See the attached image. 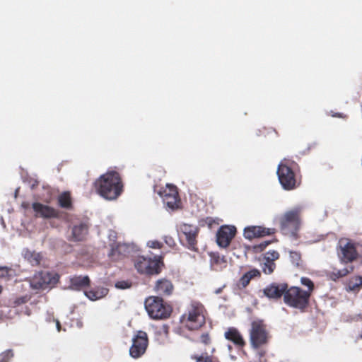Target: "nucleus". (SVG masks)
Instances as JSON below:
<instances>
[{
    "label": "nucleus",
    "instance_id": "nucleus-1",
    "mask_svg": "<svg viewBox=\"0 0 362 362\" xmlns=\"http://www.w3.org/2000/svg\"><path fill=\"white\" fill-rule=\"evenodd\" d=\"M94 186L97 193L108 200L116 199L123 192L124 185L119 173L112 170L100 175Z\"/></svg>",
    "mask_w": 362,
    "mask_h": 362
},
{
    "label": "nucleus",
    "instance_id": "nucleus-2",
    "mask_svg": "<svg viewBox=\"0 0 362 362\" xmlns=\"http://www.w3.org/2000/svg\"><path fill=\"white\" fill-rule=\"evenodd\" d=\"M298 165L289 159L284 158L280 162L277 169V175L280 184L286 190H293L300 185L296 171Z\"/></svg>",
    "mask_w": 362,
    "mask_h": 362
},
{
    "label": "nucleus",
    "instance_id": "nucleus-3",
    "mask_svg": "<svg viewBox=\"0 0 362 362\" xmlns=\"http://www.w3.org/2000/svg\"><path fill=\"white\" fill-rule=\"evenodd\" d=\"M181 323L189 330H197L205 324V309L199 302H192L180 317Z\"/></svg>",
    "mask_w": 362,
    "mask_h": 362
},
{
    "label": "nucleus",
    "instance_id": "nucleus-4",
    "mask_svg": "<svg viewBox=\"0 0 362 362\" xmlns=\"http://www.w3.org/2000/svg\"><path fill=\"white\" fill-rule=\"evenodd\" d=\"M301 209L296 207L286 211L278 218L280 230L284 235L296 237L300 226Z\"/></svg>",
    "mask_w": 362,
    "mask_h": 362
},
{
    "label": "nucleus",
    "instance_id": "nucleus-5",
    "mask_svg": "<svg viewBox=\"0 0 362 362\" xmlns=\"http://www.w3.org/2000/svg\"><path fill=\"white\" fill-rule=\"evenodd\" d=\"M310 296L298 286L287 287L284 301L291 308L304 311L309 305Z\"/></svg>",
    "mask_w": 362,
    "mask_h": 362
},
{
    "label": "nucleus",
    "instance_id": "nucleus-6",
    "mask_svg": "<svg viewBox=\"0 0 362 362\" xmlns=\"http://www.w3.org/2000/svg\"><path fill=\"white\" fill-rule=\"evenodd\" d=\"M145 308L148 315L155 320L166 319L170 317L172 312L171 307L158 296L147 298L145 300Z\"/></svg>",
    "mask_w": 362,
    "mask_h": 362
},
{
    "label": "nucleus",
    "instance_id": "nucleus-7",
    "mask_svg": "<svg viewBox=\"0 0 362 362\" xmlns=\"http://www.w3.org/2000/svg\"><path fill=\"white\" fill-rule=\"evenodd\" d=\"M249 335L251 346L255 349L266 345L270 338L267 325L262 320H255L251 322Z\"/></svg>",
    "mask_w": 362,
    "mask_h": 362
},
{
    "label": "nucleus",
    "instance_id": "nucleus-8",
    "mask_svg": "<svg viewBox=\"0 0 362 362\" xmlns=\"http://www.w3.org/2000/svg\"><path fill=\"white\" fill-rule=\"evenodd\" d=\"M134 267L139 274L148 276L158 274L161 271L159 260L144 256L138 257L134 260Z\"/></svg>",
    "mask_w": 362,
    "mask_h": 362
},
{
    "label": "nucleus",
    "instance_id": "nucleus-9",
    "mask_svg": "<svg viewBox=\"0 0 362 362\" xmlns=\"http://www.w3.org/2000/svg\"><path fill=\"white\" fill-rule=\"evenodd\" d=\"M148 344V336L144 331H137L132 339V345L129 349V354L132 358L141 357L145 352Z\"/></svg>",
    "mask_w": 362,
    "mask_h": 362
},
{
    "label": "nucleus",
    "instance_id": "nucleus-10",
    "mask_svg": "<svg viewBox=\"0 0 362 362\" xmlns=\"http://www.w3.org/2000/svg\"><path fill=\"white\" fill-rule=\"evenodd\" d=\"M159 194L168 208L175 209L179 207L180 199L176 186L167 184L165 187L159 192Z\"/></svg>",
    "mask_w": 362,
    "mask_h": 362
},
{
    "label": "nucleus",
    "instance_id": "nucleus-11",
    "mask_svg": "<svg viewBox=\"0 0 362 362\" xmlns=\"http://www.w3.org/2000/svg\"><path fill=\"white\" fill-rule=\"evenodd\" d=\"M71 233L69 240L73 242L83 241L86 239L89 230V223L87 220L77 219L71 223Z\"/></svg>",
    "mask_w": 362,
    "mask_h": 362
},
{
    "label": "nucleus",
    "instance_id": "nucleus-12",
    "mask_svg": "<svg viewBox=\"0 0 362 362\" xmlns=\"http://www.w3.org/2000/svg\"><path fill=\"white\" fill-rule=\"evenodd\" d=\"M180 230L185 235L187 247L192 251H197V238L199 232V228L196 226L183 223L180 226Z\"/></svg>",
    "mask_w": 362,
    "mask_h": 362
},
{
    "label": "nucleus",
    "instance_id": "nucleus-13",
    "mask_svg": "<svg viewBox=\"0 0 362 362\" xmlns=\"http://www.w3.org/2000/svg\"><path fill=\"white\" fill-rule=\"evenodd\" d=\"M237 233L236 228L233 226H222L216 233V243L218 246L227 247Z\"/></svg>",
    "mask_w": 362,
    "mask_h": 362
},
{
    "label": "nucleus",
    "instance_id": "nucleus-14",
    "mask_svg": "<svg viewBox=\"0 0 362 362\" xmlns=\"http://www.w3.org/2000/svg\"><path fill=\"white\" fill-rule=\"evenodd\" d=\"M35 212V216L43 218H60V211L48 205L40 202H34L32 205Z\"/></svg>",
    "mask_w": 362,
    "mask_h": 362
},
{
    "label": "nucleus",
    "instance_id": "nucleus-15",
    "mask_svg": "<svg viewBox=\"0 0 362 362\" xmlns=\"http://www.w3.org/2000/svg\"><path fill=\"white\" fill-rule=\"evenodd\" d=\"M275 233V228H265L260 226H250L245 228L243 235L246 239L252 240L256 238L271 235Z\"/></svg>",
    "mask_w": 362,
    "mask_h": 362
},
{
    "label": "nucleus",
    "instance_id": "nucleus-16",
    "mask_svg": "<svg viewBox=\"0 0 362 362\" xmlns=\"http://www.w3.org/2000/svg\"><path fill=\"white\" fill-rule=\"evenodd\" d=\"M286 283L273 282L263 289L264 295L269 299L277 300L285 296L287 291Z\"/></svg>",
    "mask_w": 362,
    "mask_h": 362
},
{
    "label": "nucleus",
    "instance_id": "nucleus-17",
    "mask_svg": "<svg viewBox=\"0 0 362 362\" xmlns=\"http://www.w3.org/2000/svg\"><path fill=\"white\" fill-rule=\"evenodd\" d=\"M339 257L341 262L345 264L353 262L358 257L356 244L349 241L344 245L340 247Z\"/></svg>",
    "mask_w": 362,
    "mask_h": 362
},
{
    "label": "nucleus",
    "instance_id": "nucleus-18",
    "mask_svg": "<svg viewBox=\"0 0 362 362\" xmlns=\"http://www.w3.org/2000/svg\"><path fill=\"white\" fill-rule=\"evenodd\" d=\"M224 337L227 340L231 341L237 349H242L246 345V341L243 335L235 327L228 328L224 333Z\"/></svg>",
    "mask_w": 362,
    "mask_h": 362
},
{
    "label": "nucleus",
    "instance_id": "nucleus-19",
    "mask_svg": "<svg viewBox=\"0 0 362 362\" xmlns=\"http://www.w3.org/2000/svg\"><path fill=\"white\" fill-rule=\"evenodd\" d=\"M261 276V272L257 269H252L247 272L245 273L238 281L236 285L239 289L245 288L249 284L252 279L259 278Z\"/></svg>",
    "mask_w": 362,
    "mask_h": 362
},
{
    "label": "nucleus",
    "instance_id": "nucleus-20",
    "mask_svg": "<svg viewBox=\"0 0 362 362\" xmlns=\"http://www.w3.org/2000/svg\"><path fill=\"white\" fill-rule=\"evenodd\" d=\"M210 266L214 271H221L227 267V260L225 256H221L218 252H210Z\"/></svg>",
    "mask_w": 362,
    "mask_h": 362
},
{
    "label": "nucleus",
    "instance_id": "nucleus-21",
    "mask_svg": "<svg viewBox=\"0 0 362 362\" xmlns=\"http://www.w3.org/2000/svg\"><path fill=\"white\" fill-rule=\"evenodd\" d=\"M172 282L166 279H162L157 281L155 286V291L160 296H170L173 291Z\"/></svg>",
    "mask_w": 362,
    "mask_h": 362
},
{
    "label": "nucleus",
    "instance_id": "nucleus-22",
    "mask_svg": "<svg viewBox=\"0 0 362 362\" xmlns=\"http://www.w3.org/2000/svg\"><path fill=\"white\" fill-rule=\"evenodd\" d=\"M127 250L128 247L125 244L112 243L108 255L113 260L117 261L126 255Z\"/></svg>",
    "mask_w": 362,
    "mask_h": 362
},
{
    "label": "nucleus",
    "instance_id": "nucleus-23",
    "mask_svg": "<svg viewBox=\"0 0 362 362\" xmlns=\"http://www.w3.org/2000/svg\"><path fill=\"white\" fill-rule=\"evenodd\" d=\"M70 284L72 288L79 291L89 286L90 280L88 276H75L71 279Z\"/></svg>",
    "mask_w": 362,
    "mask_h": 362
},
{
    "label": "nucleus",
    "instance_id": "nucleus-24",
    "mask_svg": "<svg viewBox=\"0 0 362 362\" xmlns=\"http://www.w3.org/2000/svg\"><path fill=\"white\" fill-rule=\"evenodd\" d=\"M35 286L39 288H45L48 285L54 282L51 274L43 272H40L37 276H35Z\"/></svg>",
    "mask_w": 362,
    "mask_h": 362
},
{
    "label": "nucleus",
    "instance_id": "nucleus-25",
    "mask_svg": "<svg viewBox=\"0 0 362 362\" xmlns=\"http://www.w3.org/2000/svg\"><path fill=\"white\" fill-rule=\"evenodd\" d=\"M57 203L61 208L71 210L73 209V202L70 192L65 191L61 193L57 197Z\"/></svg>",
    "mask_w": 362,
    "mask_h": 362
},
{
    "label": "nucleus",
    "instance_id": "nucleus-26",
    "mask_svg": "<svg viewBox=\"0 0 362 362\" xmlns=\"http://www.w3.org/2000/svg\"><path fill=\"white\" fill-rule=\"evenodd\" d=\"M108 293V289L105 288H96L86 291L84 292L86 296L91 300H97L105 296Z\"/></svg>",
    "mask_w": 362,
    "mask_h": 362
},
{
    "label": "nucleus",
    "instance_id": "nucleus-27",
    "mask_svg": "<svg viewBox=\"0 0 362 362\" xmlns=\"http://www.w3.org/2000/svg\"><path fill=\"white\" fill-rule=\"evenodd\" d=\"M25 259L29 262L33 266L40 265L42 256L40 252L26 250L24 252Z\"/></svg>",
    "mask_w": 362,
    "mask_h": 362
},
{
    "label": "nucleus",
    "instance_id": "nucleus-28",
    "mask_svg": "<svg viewBox=\"0 0 362 362\" xmlns=\"http://www.w3.org/2000/svg\"><path fill=\"white\" fill-rule=\"evenodd\" d=\"M362 288V276H355L351 278L346 284V290L349 291H359Z\"/></svg>",
    "mask_w": 362,
    "mask_h": 362
},
{
    "label": "nucleus",
    "instance_id": "nucleus-29",
    "mask_svg": "<svg viewBox=\"0 0 362 362\" xmlns=\"http://www.w3.org/2000/svg\"><path fill=\"white\" fill-rule=\"evenodd\" d=\"M353 270H354V267H351L350 270H349L346 268H344V269H340V270H334V271L328 272L327 276L329 279H331L332 281H337L340 278L346 276L349 273L353 272Z\"/></svg>",
    "mask_w": 362,
    "mask_h": 362
},
{
    "label": "nucleus",
    "instance_id": "nucleus-30",
    "mask_svg": "<svg viewBox=\"0 0 362 362\" xmlns=\"http://www.w3.org/2000/svg\"><path fill=\"white\" fill-rule=\"evenodd\" d=\"M290 259L292 264L298 267L303 268L304 267L303 261L302 260L301 254L296 251L290 252Z\"/></svg>",
    "mask_w": 362,
    "mask_h": 362
},
{
    "label": "nucleus",
    "instance_id": "nucleus-31",
    "mask_svg": "<svg viewBox=\"0 0 362 362\" xmlns=\"http://www.w3.org/2000/svg\"><path fill=\"white\" fill-rule=\"evenodd\" d=\"M300 283L308 288L307 290L305 291L311 296L313 292L315 290V285L313 281L308 277H301Z\"/></svg>",
    "mask_w": 362,
    "mask_h": 362
},
{
    "label": "nucleus",
    "instance_id": "nucleus-32",
    "mask_svg": "<svg viewBox=\"0 0 362 362\" xmlns=\"http://www.w3.org/2000/svg\"><path fill=\"white\" fill-rule=\"evenodd\" d=\"M279 253L277 251L269 250L264 254V259L265 261L274 262L275 260L279 258Z\"/></svg>",
    "mask_w": 362,
    "mask_h": 362
},
{
    "label": "nucleus",
    "instance_id": "nucleus-33",
    "mask_svg": "<svg viewBox=\"0 0 362 362\" xmlns=\"http://www.w3.org/2000/svg\"><path fill=\"white\" fill-rule=\"evenodd\" d=\"M276 268V264L274 262L265 261L264 266L262 267V271L265 274H271L273 273Z\"/></svg>",
    "mask_w": 362,
    "mask_h": 362
},
{
    "label": "nucleus",
    "instance_id": "nucleus-34",
    "mask_svg": "<svg viewBox=\"0 0 362 362\" xmlns=\"http://www.w3.org/2000/svg\"><path fill=\"white\" fill-rule=\"evenodd\" d=\"M196 362H214V357L209 356L207 353H202L200 356H195L193 357Z\"/></svg>",
    "mask_w": 362,
    "mask_h": 362
},
{
    "label": "nucleus",
    "instance_id": "nucleus-35",
    "mask_svg": "<svg viewBox=\"0 0 362 362\" xmlns=\"http://www.w3.org/2000/svg\"><path fill=\"white\" fill-rule=\"evenodd\" d=\"M30 300V296L28 295H25L23 296L17 297L13 302V305L14 307L19 306L21 305L25 304L28 303Z\"/></svg>",
    "mask_w": 362,
    "mask_h": 362
},
{
    "label": "nucleus",
    "instance_id": "nucleus-36",
    "mask_svg": "<svg viewBox=\"0 0 362 362\" xmlns=\"http://www.w3.org/2000/svg\"><path fill=\"white\" fill-rule=\"evenodd\" d=\"M272 241H263L262 243L255 245L252 247V250L255 253L261 252L265 250V248L271 244Z\"/></svg>",
    "mask_w": 362,
    "mask_h": 362
},
{
    "label": "nucleus",
    "instance_id": "nucleus-37",
    "mask_svg": "<svg viewBox=\"0 0 362 362\" xmlns=\"http://www.w3.org/2000/svg\"><path fill=\"white\" fill-rule=\"evenodd\" d=\"M13 356L12 350H6L1 355L0 362H8L9 360Z\"/></svg>",
    "mask_w": 362,
    "mask_h": 362
},
{
    "label": "nucleus",
    "instance_id": "nucleus-38",
    "mask_svg": "<svg viewBox=\"0 0 362 362\" xmlns=\"http://www.w3.org/2000/svg\"><path fill=\"white\" fill-rule=\"evenodd\" d=\"M200 341L206 346H209L211 343V337L208 333H204L201 335Z\"/></svg>",
    "mask_w": 362,
    "mask_h": 362
},
{
    "label": "nucleus",
    "instance_id": "nucleus-39",
    "mask_svg": "<svg viewBox=\"0 0 362 362\" xmlns=\"http://www.w3.org/2000/svg\"><path fill=\"white\" fill-rule=\"evenodd\" d=\"M147 245L149 247L155 248V249H160L163 246V244L158 240L148 241Z\"/></svg>",
    "mask_w": 362,
    "mask_h": 362
},
{
    "label": "nucleus",
    "instance_id": "nucleus-40",
    "mask_svg": "<svg viewBox=\"0 0 362 362\" xmlns=\"http://www.w3.org/2000/svg\"><path fill=\"white\" fill-rule=\"evenodd\" d=\"M130 286H131V284L129 282L125 281H117L115 284V286L117 288H121V289H125V288H129Z\"/></svg>",
    "mask_w": 362,
    "mask_h": 362
},
{
    "label": "nucleus",
    "instance_id": "nucleus-41",
    "mask_svg": "<svg viewBox=\"0 0 362 362\" xmlns=\"http://www.w3.org/2000/svg\"><path fill=\"white\" fill-rule=\"evenodd\" d=\"M328 115L332 116V117H338V118H342V119H346L347 117V115L344 113L334 112L332 110L330 111Z\"/></svg>",
    "mask_w": 362,
    "mask_h": 362
},
{
    "label": "nucleus",
    "instance_id": "nucleus-42",
    "mask_svg": "<svg viewBox=\"0 0 362 362\" xmlns=\"http://www.w3.org/2000/svg\"><path fill=\"white\" fill-rule=\"evenodd\" d=\"M8 271L5 267H0V279L8 276Z\"/></svg>",
    "mask_w": 362,
    "mask_h": 362
},
{
    "label": "nucleus",
    "instance_id": "nucleus-43",
    "mask_svg": "<svg viewBox=\"0 0 362 362\" xmlns=\"http://www.w3.org/2000/svg\"><path fill=\"white\" fill-rule=\"evenodd\" d=\"M266 130H269V132H271V133H274V135H275L276 136H279L278 132L276 131V129H273V128H269V129H267V128H266V127H263V128H262V130H260V132H261L262 134H264V132H265Z\"/></svg>",
    "mask_w": 362,
    "mask_h": 362
},
{
    "label": "nucleus",
    "instance_id": "nucleus-44",
    "mask_svg": "<svg viewBox=\"0 0 362 362\" xmlns=\"http://www.w3.org/2000/svg\"><path fill=\"white\" fill-rule=\"evenodd\" d=\"M21 206L24 209H28L29 207V203L28 202H23Z\"/></svg>",
    "mask_w": 362,
    "mask_h": 362
},
{
    "label": "nucleus",
    "instance_id": "nucleus-45",
    "mask_svg": "<svg viewBox=\"0 0 362 362\" xmlns=\"http://www.w3.org/2000/svg\"><path fill=\"white\" fill-rule=\"evenodd\" d=\"M57 330L59 332L61 330V325L59 321L57 322Z\"/></svg>",
    "mask_w": 362,
    "mask_h": 362
},
{
    "label": "nucleus",
    "instance_id": "nucleus-46",
    "mask_svg": "<svg viewBox=\"0 0 362 362\" xmlns=\"http://www.w3.org/2000/svg\"><path fill=\"white\" fill-rule=\"evenodd\" d=\"M264 354H265V352H264V351H261V352H259V355H260V356H264Z\"/></svg>",
    "mask_w": 362,
    "mask_h": 362
},
{
    "label": "nucleus",
    "instance_id": "nucleus-47",
    "mask_svg": "<svg viewBox=\"0 0 362 362\" xmlns=\"http://www.w3.org/2000/svg\"><path fill=\"white\" fill-rule=\"evenodd\" d=\"M214 352H215V348L212 347V348H211V354H214Z\"/></svg>",
    "mask_w": 362,
    "mask_h": 362
},
{
    "label": "nucleus",
    "instance_id": "nucleus-48",
    "mask_svg": "<svg viewBox=\"0 0 362 362\" xmlns=\"http://www.w3.org/2000/svg\"><path fill=\"white\" fill-rule=\"evenodd\" d=\"M2 292V287L0 286V293Z\"/></svg>",
    "mask_w": 362,
    "mask_h": 362
},
{
    "label": "nucleus",
    "instance_id": "nucleus-49",
    "mask_svg": "<svg viewBox=\"0 0 362 362\" xmlns=\"http://www.w3.org/2000/svg\"><path fill=\"white\" fill-rule=\"evenodd\" d=\"M361 337L362 338V334L361 335Z\"/></svg>",
    "mask_w": 362,
    "mask_h": 362
}]
</instances>
